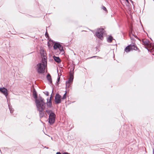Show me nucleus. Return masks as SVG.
Here are the masks:
<instances>
[{"label":"nucleus","instance_id":"9b49d317","mask_svg":"<svg viewBox=\"0 0 154 154\" xmlns=\"http://www.w3.org/2000/svg\"><path fill=\"white\" fill-rule=\"evenodd\" d=\"M0 91L7 97L8 95V90L4 87L0 88Z\"/></svg>","mask_w":154,"mask_h":154},{"label":"nucleus","instance_id":"7ed1b4c3","mask_svg":"<svg viewBox=\"0 0 154 154\" xmlns=\"http://www.w3.org/2000/svg\"><path fill=\"white\" fill-rule=\"evenodd\" d=\"M46 112L49 114V122L51 124H53L55 122L56 117L55 114L50 110H47Z\"/></svg>","mask_w":154,"mask_h":154},{"label":"nucleus","instance_id":"dca6fc26","mask_svg":"<svg viewBox=\"0 0 154 154\" xmlns=\"http://www.w3.org/2000/svg\"><path fill=\"white\" fill-rule=\"evenodd\" d=\"M66 92L64 94V95H63V97H62V99H65L66 97Z\"/></svg>","mask_w":154,"mask_h":154},{"label":"nucleus","instance_id":"4468645a","mask_svg":"<svg viewBox=\"0 0 154 154\" xmlns=\"http://www.w3.org/2000/svg\"><path fill=\"white\" fill-rule=\"evenodd\" d=\"M112 37L111 36H109L107 38V41L109 42H112Z\"/></svg>","mask_w":154,"mask_h":154},{"label":"nucleus","instance_id":"5701e85b","mask_svg":"<svg viewBox=\"0 0 154 154\" xmlns=\"http://www.w3.org/2000/svg\"><path fill=\"white\" fill-rule=\"evenodd\" d=\"M63 154H69L68 153L65 152V153H63Z\"/></svg>","mask_w":154,"mask_h":154},{"label":"nucleus","instance_id":"0eeeda50","mask_svg":"<svg viewBox=\"0 0 154 154\" xmlns=\"http://www.w3.org/2000/svg\"><path fill=\"white\" fill-rule=\"evenodd\" d=\"M40 53L42 58V60H47L46 54L42 48H40Z\"/></svg>","mask_w":154,"mask_h":154},{"label":"nucleus","instance_id":"20e7f679","mask_svg":"<svg viewBox=\"0 0 154 154\" xmlns=\"http://www.w3.org/2000/svg\"><path fill=\"white\" fill-rule=\"evenodd\" d=\"M142 42L144 45L147 47L149 50L154 51V44L150 43L149 41L147 39H143Z\"/></svg>","mask_w":154,"mask_h":154},{"label":"nucleus","instance_id":"f257e3e1","mask_svg":"<svg viewBox=\"0 0 154 154\" xmlns=\"http://www.w3.org/2000/svg\"><path fill=\"white\" fill-rule=\"evenodd\" d=\"M35 103L40 116L41 117H42L45 115L43 110L45 107V103L44 102L43 99L41 97L36 99Z\"/></svg>","mask_w":154,"mask_h":154},{"label":"nucleus","instance_id":"4be33fe9","mask_svg":"<svg viewBox=\"0 0 154 154\" xmlns=\"http://www.w3.org/2000/svg\"><path fill=\"white\" fill-rule=\"evenodd\" d=\"M56 154H61V153L60 152H57Z\"/></svg>","mask_w":154,"mask_h":154},{"label":"nucleus","instance_id":"a211bd4d","mask_svg":"<svg viewBox=\"0 0 154 154\" xmlns=\"http://www.w3.org/2000/svg\"><path fill=\"white\" fill-rule=\"evenodd\" d=\"M33 96L35 98H37V95L36 94V93H35V92L33 93Z\"/></svg>","mask_w":154,"mask_h":154},{"label":"nucleus","instance_id":"412c9836","mask_svg":"<svg viewBox=\"0 0 154 154\" xmlns=\"http://www.w3.org/2000/svg\"><path fill=\"white\" fill-rule=\"evenodd\" d=\"M45 35L46 36H48V34H47V32H46V33H45Z\"/></svg>","mask_w":154,"mask_h":154},{"label":"nucleus","instance_id":"6e6552de","mask_svg":"<svg viewBox=\"0 0 154 154\" xmlns=\"http://www.w3.org/2000/svg\"><path fill=\"white\" fill-rule=\"evenodd\" d=\"M54 48L55 50L59 49L61 52H63V47L62 45L59 43H56L54 45Z\"/></svg>","mask_w":154,"mask_h":154},{"label":"nucleus","instance_id":"b1692460","mask_svg":"<svg viewBox=\"0 0 154 154\" xmlns=\"http://www.w3.org/2000/svg\"><path fill=\"white\" fill-rule=\"evenodd\" d=\"M125 1L127 2L128 3H129V2H128V0H125Z\"/></svg>","mask_w":154,"mask_h":154},{"label":"nucleus","instance_id":"6ab92c4d","mask_svg":"<svg viewBox=\"0 0 154 154\" xmlns=\"http://www.w3.org/2000/svg\"><path fill=\"white\" fill-rule=\"evenodd\" d=\"M102 9L104 11H106V8L104 6L102 7Z\"/></svg>","mask_w":154,"mask_h":154},{"label":"nucleus","instance_id":"ddd939ff","mask_svg":"<svg viewBox=\"0 0 154 154\" xmlns=\"http://www.w3.org/2000/svg\"><path fill=\"white\" fill-rule=\"evenodd\" d=\"M47 79L50 83L52 82L51 77L49 74H48L47 76Z\"/></svg>","mask_w":154,"mask_h":154},{"label":"nucleus","instance_id":"f8f14e48","mask_svg":"<svg viewBox=\"0 0 154 154\" xmlns=\"http://www.w3.org/2000/svg\"><path fill=\"white\" fill-rule=\"evenodd\" d=\"M53 58L54 60L57 62L58 63H60L61 62V60L60 59L59 57H56L54 56L53 57Z\"/></svg>","mask_w":154,"mask_h":154},{"label":"nucleus","instance_id":"2eb2a0df","mask_svg":"<svg viewBox=\"0 0 154 154\" xmlns=\"http://www.w3.org/2000/svg\"><path fill=\"white\" fill-rule=\"evenodd\" d=\"M51 102L50 101L47 103V105L49 106L50 107L51 105Z\"/></svg>","mask_w":154,"mask_h":154},{"label":"nucleus","instance_id":"393cba45","mask_svg":"<svg viewBox=\"0 0 154 154\" xmlns=\"http://www.w3.org/2000/svg\"><path fill=\"white\" fill-rule=\"evenodd\" d=\"M153 154H154V150H153Z\"/></svg>","mask_w":154,"mask_h":154},{"label":"nucleus","instance_id":"f3484780","mask_svg":"<svg viewBox=\"0 0 154 154\" xmlns=\"http://www.w3.org/2000/svg\"><path fill=\"white\" fill-rule=\"evenodd\" d=\"M9 109L10 110V111L11 113H12L13 112V109L11 108V107L9 106Z\"/></svg>","mask_w":154,"mask_h":154},{"label":"nucleus","instance_id":"423d86ee","mask_svg":"<svg viewBox=\"0 0 154 154\" xmlns=\"http://www.w3.org/2000/svg\"><path fill=\"white\" fill-rule=\"evenodd\" d=\"M137 47L134 45H131L127 47L125 49V51L126 52H128L133 50H136Z\"/></svg>","mask_w":154,"mask_h":154},{"label":"nucleus","instance_id":"1a4fd4ad","mask_svg":"<svg viewBox=\"0 0 154 154\" xmlns=\"http://www.w3.org/2000/svg\"><path fill=\"white\" fill-rule=\"evenodd\" d=\"M73 79V76L72 74L71 75L69 79L66 81V88H69L71 84L72 83Z\"/></svg>","mask_w":154,"mask_h":154},{"label":"nucleus","instance_id":"9d476101","mask_svg":"<svg viewBox=\"0 0 154 154\" xmlns=\"http://www.w3.org/2000/svg\"><path fill=\"white\" fill-rule=\"evenodd\" d=\"M61 97L58 94H57L55 97V101L56 103H60L61 102Z\"/></svg>","mask_w":154,"mask_h":154},{"label":"nucleus","instance_id":"aec40b11","mask_svg":"<svg viewBox=\"0 0 154 154\" xmlns=\"http://www.w3.org/2000/svg\"><path fill=\"white\" fill-rule=\"evenodd\" d=\"M60 78L59 77H58V79H57V81H58V84L59 83V81H60Z\"/></svg>","mask_w":154,"mask_h":154},{"label":"nucleus","instance_id":"f03ea898","mask_svg":"<svg viewBox=\"0 0 154 154\" xmlns=\"http://www.w3.org/2000/svg\"><path fill=\"white\" fill-rule=\"evenodd\" d=\"M47 66V60H42L40 63L38 64L36 66V69L39 73H42L44 72L45 69Z\"/></svg>","mask_w":154,"mask_h":154},{"label":"nucleus","instance_id":"39448f33","mask_svg":"<svg viewBox=\"0 0 154 154\" xmlns=\"http://www.w3.org/2000/svg\"><path fill=\"white\" fill-rule=\"evenodd\" d=\"M104 32V30L103 29H99L96 33V36L99 38L102 39L103 38V35Z\"/></svg>","mask_w":154,"mask_h":154}]
</instances>
